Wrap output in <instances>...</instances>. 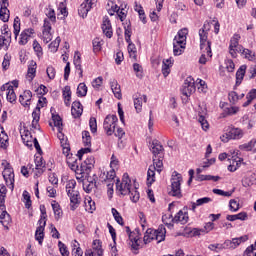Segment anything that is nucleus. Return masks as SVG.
Wrapping results in <instances>:
<instances>
[{
	"mask_svg": "<svg viewBox=\"0 0 256 256\" xmlns=\"http://www.w3.org/2000/svg\"><path fill=\"white\" fill-rule=\"evenodd\" d=\"M44 13L46 18L43 23L42 39L44 43L47 44L53 39V34L51 33V29H53V27L51 24L55 25L57 23V15L55 14V9H53V6L51 5H48V7L45 8Z\"/></svg>",
	"mask_w": 256,
	"mask_h": 256,
	"instance_id": "f257e3e1",
	"label": "nucleus"
},
{
	"mask_svg": "<svg viewBox=\"0 0 256 256\" xmlns=\"http://www.w3.org/2000/svg\"><path fill=\"white\" fill-rule=\"evenodd\" d=\"M211 29V24L205 22L203 27L199 30L200 37V50L206 51L208 57H213V52L211 51V41H208V31Z\"/></svg>",
	"mask_w": 256,
	"mask_h": 256,
	"instance_id": "f03ea898",
	"label": "nucleus"
},
{
	"mask_svg": "<svg viewBox=\"0 0 256 256\" xmlns=\"http://www.w3.org/2000/svg\"><path fill=\"white\" fill-rule=\"evenodd\" d=\"M155 171L161 173L163 171V156H154L153 165H150L147 172V184L155 183Z\"/></svg>",
	"mask_w": 256,
	"mask_h": 256,
	"instance_id": "7ed1b4c3",
	"label": "nucleus"
},
{
	"mask_svg": "<svg viewBox=\"0 0 256 256\" xmlns=\"http://www.w3.org/2000/svg\"><path fill=\"white\" fill-rule=\"evenodd\" d=\"M181 183H183V176L177 171H174L171 178V190L169 192L170 197H176L181 199L183 192H181Z\"/></svg>",
	"mask_w": 256,
	"mask_h": 256,
	"instance_id": "20e7f679",
	"label": "nucleus"
},
{
	"mask_svg": "<svg viewBox=\"0 0 256 256\" xmlns=\"http://www.w3.org/2000/svg\"><path fill=\"white\" fill-rule=\"evenodd\" d=\"M131 187V178L128 173L123 174L122 181L119 179L116 180V191L119 195H129L131 193Z\"/></svg>",
	"mask_w": 256,
	"mask_h": 256,
	"instance_id": "39448f33",
	"label": "nucleus"
},
{
	"mask_svg": "<svg viewBox=\"0 0 256 256\" xmlns=\"http://www.w3.org/2000/svg\"><path fill=\"white\" fill-rule=\"evenodd\" d=\"M77 187V181L75 179L68 180L66 182V193L70 199V203L73 205H79V191H77L75 188Z\"/></svg>",
	"mask_w": 256,
	"mask_h": 256,
	"instance_id": "423d86ee",
	"label": "nucleus"
},
{
	"mask_svg": "<svg viewBox=\"0 0 256 256\" xmlns=\"http://www.w3.org/2000/svg\"><path fill=\"white\" fill-rule=\"evenodd\" d=\"M117 123H119V118H117V115L109 114L105 117L103 122V129L108 137H111V135L115 133V129L117 128Z\"/></svg>",
	"mask_w": 256,
	"mask_h": 256,
	"instance_id": "0eeeda50",
	"label": "nucleus"
},
{
	"mask_svg": "<svg viewBox=\"0 0 256 256\" xmlns=\"http://www.w3.org/2000/svg\"><path fill=\"white\" fill-rule=\"evenodd\" d=\"M82 143L85 148L80 149L77 153L79 161L83 159L85 154L91 153V133L87 130L82 131Z\"/></svg>",
	"mask_w": 256,
	"mask_h": 256,
	"instance_id": "6e6552de",
	"label": "nucleus"
},
{
	"mask_svg": "<svg viewBox=\"0 0 256 256\" xmlns=\"http://www.w3.org/2000/svg\"><path fill=\"white\" fill-rule=\"evenodd\" d=\"M2 175L6 183V186L10 188L11 191H13V189H15V172L13 170V167H11V165L8 164L4 168Z\"/></svg>",
	"mask_w": 256,
	"mask_h": 256,
	"instance_id": "1a4fd4ad",
	"label": "nucleus"
},
{
	"mask_svg": "<svg viewBox=\"0 0 256 256\" xmlns=\"http://www.w3.org/2000/svg\"><path fill=\"white\" fill-rule=\"evenodd\" d=\"M228 161H230L228 171H230V173H235V171L241 167V163H243V158L239 157V150L231 152V156L228 158Z\"/></svg>",
	"mask_w": 256,
	"mask_h": 256,
	"instance_id": "9d476101",
	"label": "nucleus"
},
{
	"mask_svg": "<svg viewBox=\"0 0 256 256\" xmlns=\"http://www.w3.org/2000/svg\"><path fill=\"white\" fill-rule=\"evenodd\" d=\"M196 88H195V79L193 77L189 76L185 79L182 88H181V93L182 95H185V97H191L193 93H195Z\"/></svg>",
	"mask_w": 256,
	"mask_h": 256,
	"instance_id": "9b49d317",
	"label": "nucleus"
},
{
	"mask_svg": "<svg viewBox=\"0 0 256 256\" xmlns=\"http://www.w3.org/2000/svg\"><path fill=\"white\" fill-rule=\"evenodd\" d=\"M172 223H181V225H186L189 223V212H187V207H184L182 210L172 218Z\"/></svg>",
	"mask_w": 256,
	"mask_h": 256,
	"instance_id": "f8f14e48",
	"label": "nucleus"
},
{
	"mask_svg": "<svg viewBox=\"0 0 256 256\" xmlns=\"http://www.w3.org/2000/svg\"><path fill=\"white\" fill-rule=\"evenodd\" d=\"M20 135L22 139V143L28 147V149H33V141L35 138H33V135L29 130H27L26 127H24L23 130H20Z\"/></svg>",
	"mask_w": 256,
	"mask_h": 256,
	"instance_id": "ddd939ff",
	"label": "nucleus"
},
{
	"mask_svg": "<svg viewBox=\"0 0 256 256\" xmlns=\"http://www.w3.org/2000/svg\"><path fill=\"white\" fill-rule=\"evenodd\" d=\"M0 223L4 229L9 231V226L12 223L11 215L7 213V207L4 204V209L0 208Z\"/></svg>",
	"mask_w": 256,
	"mask_h": 256,
	"instance_id": "4468645a",
	"label": "nucleus"
},
{
	"mask_svg": "<svg viewBox=\"0 0 256 256\" xmlns=\"http://www.w3.org/2000/svg\"><path fill=\"white\" fill-rule=\"evenodd\" d=\"M101 29L108 39H111V37H113V26L111 25V20L109 19V16L103 17Z\"/></svg>",
	"mask_w": 256,
	"mask_h": 256,
	"instance_id": "2eb2a0df",
	"label": "nucleus"
},
{
	"mask_svg": "<svg viewBox=\"0 0 256 256\" xmlns=\"http://www.w3.org/2000/svg\"><path fill=\"white\" fill-rule=\"evenodd\" d=\"M133 101L136 113H141V111H143V102L147 103V95L137 93L133 96Z\"/></svg>",
	"mask_w": 256,
	"mask_h": 256,
	"instance_id": "dca6fc26",
	"label": "nucleus"
},
{
	"mask_svg": "<svg viewBox=\"0 0 256 256\" xmlns=\"http://www.w3.org/2000/svg\"><path fill=\"white\" fill-rule=\"evenodd\" d=\"M35 34V30L33 28H27L24 29L21 34H20V38H19V45H27V43H29V39H31V35Z\"/></svg>",
	"mask_w": 256,
	"mask_h": 256,
	"instance_id": "f3484780",
	"label": "nucleus"
},
{
	"mask_svg": "<svg viewBox=\"0 0 256 256\" xmlns=\"http://www.w3.org/2000/svg\"><path fill=\"white\" fill-rule=\"evenodd\" d=\"M150 151L152 152L154 157H162L163 151H165V149L163 148V145L161 144V142L155 139L152 141Z\"/></svg>",
	"mask_w": 256,
	"mask_h": 256,
	"instance_id": "a211bd4d",
	"label": "nucleus"
},
{
	"mask_svg": "<svg viewBox=\"0 0 256 256\" xmlns=\"http://www.w3.org/2000/svg\"><path fill=\"white\" fill-rule=\"evenodd\" d=\"M92 169L93 168H89V166L86 165L85 162H82L81 165L79 166V170H77L76 179L78 181H85V175H89Z\"/></svg>",
	"mask_w": 256,
	"mask_h": 256,
	"instance_id": "6ab92c4d",
	"label": "nucleus"
},
{
	"mask_svg": "<svg viewBox=\"0 0 256 256\" xmlns=\"http://www.w3.org/2000/svg\"><path fill=\"white\" fill-rule=\"evenodd\" d=\"M46 225H47V222L43 221V223L39 224V226L36 228L35 239L36 241H38L39 245H43V240L45 239Z\"/></svg>",
	"mask_w": 256,
	"mask_h": 256,
	"instance_id": "aec40b11",
	"label": "nucleus"
},
{
	"mask_svg": "<svg viewBox=\"0 0 256 256\" xmlns=\"http://www.w3.org/2000/svg\"><path fill=\"white\" fill-rule=\"evenodd\" d=\"M71 115L74 119H79L83 115V104L80 101H74L72 103Z\"/></svg>",
	"mask_w": 256,
	"mask_h": 256,
	"instance_id": "412c9836",
	"label": "nucleus"
},
{
	"mask_svg": "<svg viewBox=\"0 0 256 256\" xmlns=\"http://www.w3.org/2000/svg\"><path fill=\"white\" fill-rule=\"evenodd\" d=\"M36 75H37V62H35V60H31L28 65L26 79H28V81H30L31 83V81L35 79Z\"/></svg>",
	"mask_w": 256,
	"mask_h": 256,
	"instance_id": "4be33fe9",
	"label": "nucleus"
},
{
	"mask_svg": "<svg viewBox=\"0 0 256 256\" xmlns=\"http://www.w3.org/2000/svg\"><path fill=\"white\" fill-rule=\"evenodd\" d=\"M32 129H41V126L39 125V121L41 119V108L36 107L32 112Z\"/></svg>",
	"mask_w": 256,
	"mask_h": 256,
	"instance_id": "5701e85b",
	"label": "nucleus"
},
{
	"mask_svg": "<svg viewBox=\"0 0 256 256\" xmlns=\"http://www.w3.org/2000/svg\"><path fill=\"white\" fill-rule=\"evenodd\" d=\"M32 97L33 93L30 90H25L24 93L19 96V102L23 107H29V105H31Z\"/></svg>",
	"mask_w": 256,
	"mask_h": 256,
	"instance_id": "b1692460",
	"label": "nucleus"
},
{
	"mask_svg": "<svg viewBox=\"0 0 256 256\" xmlns=\"http://www.w3.org/2000/svg\"><path fill=\"white\" fill-rule=\"evenodd\" d=\"M136 234L134 236H130V245L133 251H139V247H141V236L139 235V230H136Z\"/></svg>",
	"mask_w": 256,
	"mask_h": 256,
	"instance_id": "393cba45",
	"label": "nucleus"
},
{
	"mask_svg": "<svg viewBox=\"0 0 256 256\" xmlns=\"http://www.w3.org/2000/svg\"><path fill=\"white\" fill-rule=\"evenodd\" d=\"M9 147V135L5 132L3 126L0 127V148L7 149Z\"/></svg>",
	"mask_w": 256,
	"mask_h": 256,
	"instance_id": "a878e982",
	"label": "nucleus"
},
{
	"mask_svg": "<svg viewBox=\"0 0 256 256\" xmlns=\"http://www.w3.org/2000/svg\"><path fill=\"white\" fill-rule=\"evenodd\" d=\"M247 70V66L242 65L236 72V84L234 89H237L241 83H243V79L245 78V71Z\"/></svg>",
	"mask_w": 256,
	"mask_h": 256,
	"instance_id": "bb28decb",
	"label": "nucleus"
},
{
	"mask_svg": "<svg viewBox=\"0 0 256 256\" xmlns=\"http://www.w3.org/2000/svg\"><path fill=\"white\" fill-rule=\"evenodd\" d=\"M110 87H111L114 97H116V99H123V94L121 93V85H119L117 80H115V79L112 80L110 82Z\"/></svg>",
	"mask_w": 256,
	"mask_h": 256,
	"instance_id": "cd10ccee",
	"label": "nucleus"
},
{
	"mask_svg": "<svg viewBox=\"0 0 256 256\" xmlns=\"http://www.w3.org/2000/svg\"><path fill=\"white\" fill-rule=\"evenodd\" d=\"M173 67V59L168 58L166 60H163L162 62V75L164 77H169V73H171V68Z\"/></svg>",
	"mask_w": 256,
	"mask_h": 256,
	"instance_id": "c85d7f7f",
	"label": "nucleus"
},
{
	"mask_svg": "<svg viewBox=\"0 0 256 256\" xmlns=\"http://www.w3.org/2000/svg\"><path fill=\"white\" fill-rule=\"evenodd\" d=\"M187 35H189V29L182 28L178 31V33L174 37L173 41H178L179 43H186L187 44Z\"/></svg>",
	"mask_w": 256,
	"mask_h": 256,
	"instance_id": "c756f323",
	"label": "nucleus"
},
{
	"mask_svg": "<svg viewBox=\"0 0 256 256\" xmlns=\"http://www.w3.org/2000/svg\"><path fill=\"white\" fill-rule=\"evenodd\" d=\"M165 235H167V229H165L164 225H160L158 229L155 230V241H157V243L165 241Z\"/></svg>",
	"mask_w": 256,
	"mask_h": 256,
	"instance_id": "7c9ffc66",
	"label": "nucleus"
},
{
	"mask_svg": "<svg viewBox=\"0 0 256 256\" xmlns=\"http://www.w3.org/2000/svg\"><path fill=\"white\" fill-rule=\"evenodd\" d=\"M88 250L96 253L97 255L103 256V242L99 239L93 240L92 248Z\"/></svg>",
	"mask_w": 256,
	"mask_h": 256,
	"instance_id": "2f4dec72",
	"label": "nucleus"
},
{
	"mask_svg": "<svg viewBox=\"0 0 256 256\" xmlns=\"http://www.w3.org/2000/svg\"><path fill=\"white\" fill-rule=\"evenodd\" d=\"M248 217L247 212H240L234 215H227L226 219L227 221H247Z\"/></svg>",
	"mask_w": 256,
	"mask_h": 256,
	"instance_id": "473e14b6",
	"label": "nucleus"
},
{
	"mask_svg": "<svg viewBox=\"0 0 256 256\" xmlns=\"http://www.w3.org/2000/svg\"><path fill=\"white\" fill-rule=\"evenodd\" d=\"M155 229L148 228L144 234L143 241L145 245H149L151 241H155Z\"/></svg>",
	"mask_w": 256,
	"mask_h": 256,
	"instance_id": "72a5a7b5",
	"label": "nucleus"
},
{
	"mask_svg": "<svg viewBox=\"0 0 256 256\" xmlns=\"http://www.w3.org/2000/svg\"><path fill=\"white\" fill-rule=\"evenodd\" d=\"M226 135L227 139H241V137H243V130L240 128H232Z\"/></svg>",
	"mask_w": 256,
	"mask_h": 256,
	"instance_id": "f704fd0d",
	"label": "nucleus"
},
{
	"mask_svg": "<svg viewBox=\"0 0 256 256\" xmlns=\"http://www.w3.org/2000/svg\"><path fill=\"white\" fill-rule=\"evenodd\" d=\"M186 43H180L176 40H173V54L177 57L183 54V49H185Z\"/></svg>",
	"mask_w": 256,
	"mask_h": 256,
	"instance_id": "c9c22d12",
	"label": "nucleus"
},
{
	"mask_svg": "<svg viewBox=\"0 0 256 256\" xmlns=\"http://www.w3.org/2000/svg\"><path fill=\"white\" fill-rule=\"evenodd\" d=\"M239 51L241 55L245 57V59H248V61H255V53H253V51H251L250 49L239 46Z\"/></svg>",
	"mask_w": 256,
	"mask_h": 256,
	"instance_id": "e433bc0d",
	"label": "nucleus"
},
{
	"mask_svg": "<svg viewBox=\"0 0 256 256\" xmlns=\"http://www.w3.org/2000/svg\"><path fill=\"white\" fill-rule=\"evenodd\" d=\"M62 95L66 107H69L71 105V86H65Z\"/></svg>",
	"mask_w": 256,
	"mask_h": 256,
	"instance_id": "4c0bfd02",
	"label": "nucleus"
},
{
	"mask_svg": "<svg viewBox=\"0 0 256 256\" xmlns=\"http://www.w3.org/2000/svg\"><path fill=\"white\" fill-rule=\"evenodd\" d=\"M246 102H244L243 104H242V107H249V105L251 104V103H253V101H255V99H256V88H253V89H251L248 93H247V95H246Z\"/></svg>",
	"mask_w": 256,
	"mask_h": 256,
	"instance_id": "58836bf2",
	"label": "nucleus"
},
{
	"mask_svg": "<svg viewBox=\"0 0 256 256\" xmlns=\"http://www.w3.org/2000/svg\"><path fill=\"white\" fill-rule=\"evenodd\" d=\"M7 197V187L0 184V209H5V198Z\"/></svg>",
	"mask_w": 256,
	"mask_h": 256,
	"instance_id": "ea45409f",
	"label": "nucleus"
},
{
	"mask_svg": "<svg viewBox=\"0 0 256 256\" xmlns=\"http://www.w3.org/2000/svg\"><path fill=\"white\" fill-rule=\"evenodd\" d=\"M52 209L54 211V217L56 221H59V219L63 217V210L61 209V205H59V203L54 201V203H52Z\"/></svg>",
	"mask_w": 256,
	"mask_h": 256,
	"instance_id": "a19ab883",
	"label": "nucleus"
},
{
	"mask_svg": "<svg viewBox=\"0 0 256 256\" xmlns=\"http://www.w3.org/2000/svg\"><path fill=\"white\" fill-rule=\"evenodd\" d=\"M13 29L14 37L17 39V37H19V33H21V19L19 16L14 18Z\"/></svg>",
	"mask_w": 256,
	"mask_h": 256,
	"instance_id": "79ce46f5",
	"label": "nucleus"
},
{
	"mask_svg": "<svg viewBox=\"0 0 256 256\" xmlns=\"http://www.w3.org/2000/svg\"><path fill=\"white\" fill-rule=\"evenodd\" d=\"M66 163L68 165V167H70V169L72 171H75L76 173V177H77V171L79 170V163H77V159L75 157H72V158H68L66 160Z\"/></svg>",
	"mask_w": 256,
	"mask_h": 256,
	"instance_id": "37998d69",
	"label": "nucleus"
},
{
	"mask_svg": "<svg viewBox=\"0 0 256 256\" xmlns=\"http://www.w3.org/2000/svg\"><path fill=\"white\" fill-rule=\"evenodd\" d=\"M89 11H91V6H88L85 3H82L79 8H78V14L80 17H82L83 19H85V17H87Z\"/></svg>",
	"mask_w": 256,
	"mask_h": 256,
	"instance_id": "c03bdc74",
	"label": "nucleus"
},
{
	"mask_svg": "<svg viewBox=\"0 0 256 256\" xmlns=\"http://www.w3.org/2000/svg\"><path fill=\"white\" fill-rule=\"evenodd\" d=\"M32 47L34 49V52L37 55L38 59H41L43 57V47H41V44L37 40L33 41Z\"/></svg>",
	"mask_w": 256,
	"mask_h": 256,
	"instance_id": "a18cd8bd",
	"label": "nucleus"
},
{
	"mask_svg": "<svg viewBox=\"0 0 256 256\" xmlns=\"http://www.w3.org/2000/svg\"><path fill=\"white\" fill-rule=\"evenodd\" d=\"M111 213L116 223H118V225H121L123 227V225H125V222L123 221V216H121V213H119V211H117V209L115 208L111 209Z\"/></svg>",
	"mask_w": 256,
	"mask_h": 256,
	"instance_id": "49530a36",
	"label": "nucleus"
},
{
	"mask_svg": "<svg viewBox=\"0 0 256 256\" xmlns=\"http://www.w3.org/2000/svg\"><path fill=\"white\" fill-rule=\"evenodd\" d=\"M52 121L54 123V127L58 128V131H62L63 130V119H61V116H59L58 114L52 115Z\"/></svg>",
	"mask_w": 256,
	"mask_h": 256,
	"instance_id": "de8ad7c7",
	"label": "nucleus"
},
{
	"mask_svg": "<svg viewBox=\"0 0 256 256\" xmlns=\"http://www.w3.org/2000/svg\"><path fill=\"white\" fill-rule=\"evenodd\" d=\"M240 39H241V35L234 34L233 37L230 39L229 47L234 48V49H239V47H242L241 45H239Z\"/></svg>",
	"mask_w": 256,
	"mask_h": 256,
	"instance_id": "09e8293b",
	"label": "nucleus"
},
{
	"mask_svg": "<svg viewBox=\"0 0 256 256\" xmlns=\"http://www.w3.org/2000/svg\"><path fill=\"white\" fill-rule=\"evenodd\" d=\"M249 238L247 237V235L238 237V238H233L232 239V248L233 249H237V247H239L241 245V243H245V241H247Z\"/></svg>",
	"mask_w": 256,
	"mask_h": 256,
	"instance_id": "8fccbe9b",
	"label": "nucleus"
},
{
	"mask_svg": "<svg viewBox=\"0 0 256 256\" xmlns=\"http://www.w3.org/2000/svg\"><path fill=\"white\" fill-rule=\"evenodd\" d=\"M6 99L8 103L15 104L17 103V94H15V89H11L8 92H6Z\"/></svg>",
	"mask_w": 256,
	"mask_h": 256,
	"instance_id": "3c124183",
	"label": "nucleus"
},
{
	"mask_svg": "<svg viewBox=\"0 0 256 256\" xmlns=\"http://www.w3.org/2000/svg\"><path fill=\"white\" fill-rule=\"evenodd\" d=\"M78 97H87V85L85 83H80L77 87Z\"/></svg>",
	"mask_w": 256,
	"mask_h": 256,
	"instance_id": "603ef678",
	"label": "nucleus"
},
{
	"mask_svg": "<svg viewBox=\"0 0 256 256\" xmlns=\"http://www.w3.org/2000/svg\"><path fill=\"white\" fill-rule=\"evenodd\" d=\"M93 45V51L94 53H99L103 47V40H100L99 38H94L92 41Z\"/></svg>",
	"mask_w": 256,
	"mask_h": 256,
	"instance_id": "864d4df0",
	"label": "nucleus"
},
{
	"mask_svg": "<svg viewBox=\"0 0 256 256\" xmlns=\"http://www.w3.org/2000/svg\"><path fill=\"white\" fill-rule=\"evenodd\" d=\"M115 177H117V173L114 169H110L106 174V179L104 183H115Z\"/></svg>",
	"mask_w": 256,
	"mask_h": 256,
	"instance_id": "5fc2aeb1",
	"label": "nucleus"
},
{
	"mask_svg": "<svg viewBox=\"0 0 256 256\" xmlns=\"http://www.w3.org/2000/svg\"><path fill=\"white\" fill-rule=\"evenodd\" d=\"M129 195H130V200L132 201V203H137L139 201V199L141 198L139 191H137V187H135L134 189H130Z\"/></svg>",
	"mask_w": 256,
	"mask_h": 256,
	"instance_id": "6e6d98bb",
	"label": "nucleus"
},
{
	"mask_svg": "<svg viewBox=\"0 0 256 256\" xmlns=\"http://www.w3.org/2000/svg\"><path fill=\"white\" fill-rule=\"evenodd\" d=\"M73 249H72V255L74 256H83V250L81 247H79V242L77 240L73 241Z\"/></svg>",
	"mask_w": 256,
	"mask_h": 256,
	"instance_id": "4d7b16f0",
	"label": "nucleus"
},
{
	"mask_svg": "<svg viewBox=\"0 0 256 256\" xmlns=\"http://www.w3.org/2000/svg\"><path fill=\"white\" fill-rule=\"evenodd\" d=\"M10 12L8 8H0V19L3 23H7L9 21Z\"/></svg>",
	"mask_w": 256,
	"mask_h": 256,
	"instance_id": "13d9d810",
	"label": "nucleus"
},
{
	"mask_svg": "<svg viewBox=\"0 0 256 256\" xmlns=\"http://www.w3.org/2000/svg\"><path fill=\"white\" fill-rule=\"evenodd\" d=\"M34 162L36 165L35 169H37V171H41L45 167V160H43L42 156H36Z\"/></svg>",
	"mask_w": 256,
	"mask_h": 256,
	"instance_id": "bf43d9fd",
	"label": "nucleus"
},
{
	"mask_svg": "<svg viewBox=\"0 0 256 256\" xmlns=\"http://www.w3.org/2000/svg\"><path fill=\"white\" fill-rule=\"evenodd\" d=\"M10 45H11V40H9L4 36H0V50L4 49L5 51H7Z\"/></svg>",
	"mask_w": 256,
	"mask_h": 256,
	"instance_id": "052dcab7",
	"label": "nucleus"
},
{
	"mask_svg": "<svg viewBox=\"0 0 256 256\" xmlns=\"http://www.w3.org/2000/svg\"><path fill=\"white\" fill-rule=\"evenodd\" d=\"M228 100L230 101V103L232 105H237V103L239 102V94H237V92H235V91L229 92Z\"/></svg>",
	"mask_w": 256,
	"mask_h": 256,
	"instance_id": "680f3d73",
	"label": "nucleus"
},
{
	"mask_svg": "<svg viewBox=\"0 0 256 256\" xmlns=\"http://www.w3.org/2000/svg\"><path fill=\"white\" fill-rule=\"evenodd\" d=\"M1 37H5L6 39H9L11 42V30L9 29V26L7 24H4L1 28Z\"/></svg>",
	"mask_w": 256,
	"mask_h": 256,
	"instance_id": "e2e57ef3",
	"label": "nucleus"
},
{
	"mask_svg": "<svg viewBox=\"0 0 256 256\" xmlns=\"http://www.w3.org/2000/svg\"><path fill=\"white\" fill-rule=\"evenodd\" d=\"M241 205L239 202L235 199H231L229 201V209L232 211V213H237V211L240 209Z\"/></svg>",
	"mask_w": 256,
	"mask_h": 256,
	"instance_id": "0e129e2a",
	"label": "nucleus"
},
{
	"mask_svg": "<svg viewBox=\"0 0 256 256\" xmlns=\"http://www.w3.org/2000/svg\"><path fill=\"white\" fill-rule=\"evenodd\" d=\"M133 69L136 73V77H138V79H143V66H141L139 63H134Z\"/></svg>",
	"mask_w": 256,
	"mask_h": 256,
	"instance_id": "69168bd1",
	"label": "nucleus"
},
{
	"mask_svg": "<svg viewBox=\"0 0 256 256\" xmlns=\"http://www.w3.org/2000/svg\"><path fill=\"white\" fill-rule=\"evenodd\" d=\"M85 207H86V211H89V213H93V211H95V209H96L95 201H93L91 199H86Z\"/></svg>",
	"mask_w": 256,
	"mask_h": 256,
	"instance_id": "338daca9",
	"label": "nucleus"
},
{
	"mask_svg": "<svg viewBox=\"0 0 256 256\" xmlns=\"http://www.w3.org/2000/svg\"><path fill=\"white\" fill-rule=\"evenodd\" d=\"M58 247L62 256H69V250L67 249V245H65V243L59 241Z\"/></svg>",
	"mask_w": 256,
	"mask_h": 256,
	"instance_id": "774afa93",
	"label": "nucleus"
}]
</instances>
